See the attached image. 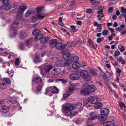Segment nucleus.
<instances>
[{
	"label": "nucleus",
	"mask_w": 126,
	"mask_h": 126,
	"mask_svg": "<svg viewBox=\"0 0 126 126\" xmlns=\"http://www.w3.org/2000/svg\"><path fill=\"white\" fill-rule=\"evenodd\" d=\"M97 29H99L98 32H100L102 30V28L101 27V24H98L97 26Z\"/></svg>",
	"instance_id": "nucleus-46"
},
{
	"label": "nucleus",
	"mask_w": 126,
	"mask_h": 126,
	"mask_svg": "<svg viewBox=\"0 0 126 126\" xmlns=\"http://www.w3.org/2000/svg\"><path fill=\"white\" fill-rule=\"evenodd\" d=\"M103 126H114V124L111 121H106L103 124Z\"/></svg>",
	"instance_id": "nucleus-13"
},
{
	"label": "nucleus",
	"mask_w": 126,
	"mask_h": 126,
	"mask_svg": "<svg viewBox=\"0 0 126 126\" xmlns=\"http://www.w3.org/2000/svg\"><path fill=\"white\" fill-rule=\"evenodd\" d=\"M70 79L72 80H75L78 79L79 78V76L77 74H72L69 76Z\"/></svg>",
	"instance_id": "nucleus-7"
},
{
	"label": "nucleus",
	"mask_w": 126,
	"mask_h": 126,
	"mask_svg": "<svg viewBox=\"0 0 126 126\" xmlns=\"http://www.w3.org/2000/svg\"><path fill=\"white\" fill-rule=\"evenodd\" d=\"M33 62L35 63H37L41 62L39 56L36 55L35 56V59L33 60Z\"/></svg>",
	"instance_id": "nucleus-21"
},
{
	"label": "nucleus",
	"mask_w": 126,
	"mask_h": 126,
	"mask_svg": "<svg viewBox=\"0 0 126 126\" xmlns=\"http://www.w3.org/2000/svg\"><path fill=\"white\" fill-rule=\"evenodd\" d=\"M70 44V45L71 47H74L76 46V42L75 41H73Z\"/></svg>",
	"instance_id": "nucleus-45"
},
{
	"label": "nucleus",
	"mask_w": 126,
	"mask_h": 126,
	"mask_svg": "<svg viewBox=\"0 0 126 126\" xmlns=\"http://www.w3.org/2000/svg\"><path fill=\"white\" fill-rule=\"evenodd\" d=\"M59 91V89L55 87H51V92L53 93H58Z\"/></svg>",
	"instance_id": "nucleus-19"
},
{
	"label": "nucleus",
	"mask_w": 126,
	"mask_h": 126,
	"mask_svg": "<svg viewBox=\"0 0 126 126\" xmlns=\"http://www.w3.org/2000/svg\"><path fill=\"white\" fill-rule=\"evenodd\" d=\"M80 66V63L78 62L74 63L72 65V67L73 68L76 69L79 68Z\"/></svg>",
	"instance_id": "nucleus-22"
},
{
	"label": "nucleus",
	"mask_w": 126,
	"mask_h": 126,
	"mask_svg": "<svg viewBox=\"0 0 126 126\" xmlns=\"http://www.w3.org/2000/svg\"><path fill=\"white\" fill-rule=\"evenodd\" d=\"M9 0H2V3L3 5L8 3H9Z\"/></svg>",
	"instance_id": "nucleus-47"
},
{
	"label": "nucleus",
	"mask_w": 126,
	"mask_h": 126,
	"mask_svg": "<svg viewBox=\"0 0 126 126\" xmlns=\"http://www.w3.org/2000/svg\"><path fill=\"white\" fill-rule=\"evenodd\" d=\"M37 18H38L37 16V17H36L34 16H33L32 17V20L33 22H35L37 21Z\"/></svg>",
	"instance_id": "nucleus-50"
},
{
	"label": "nucleus",
	"mask_w": 126,
	"mask_h": 126,
	"mask_svg": "<svg viewBox=\"0 0 126 126\" xmlns=\"http://www.w3.org/2000/svg\"><path fill=\"white\" fill-rule=\"evenodd\" d=\"M113 9V7H110L108 9V12L109 13H111L112 12V10Z\"/></svg>",
	"instance_id": "nucleus-62"
},
{
	"label": "nucleus",
	"mask_w": 126,
	"mask_h": 126,
	"mask_svg": "<svg viewBox=\"0 0 126 126\" xmlns=\"http://www.w3.org/2000/svg\"><path fill=\"white\" fill-rule=\"evenodd\" d=\"M32 13V11L28 10L25 14V16L26 17L29 16Z\"/></svg>",
	"instance_id": "nucleus-42"
},
{
	"label": "nucleus",
	"mask_w": 126,
	"mask_h": 126,
	"mask_svg": "<svg viewBox=\"0 0 126 126\" xmlns=\"http://www.w3.org/2000/svg\"><path fill=\"white\" fill-rule=\"evenodd\" d=\"M18 23L16 21L13 22V25L12 26L11 28L12 30H15L17 27Z\"/></svg>",
	"instance_id": "nucleus-24"
},
{
	"label": "nucleus",
	"mask_w": 126,
	"mask_h": 126,
	"mask_svg": "<svg viewBox=\"0 0 126 126\" xmlns=\"http://www.w3.org/2000/svg\"><path fill=\"white\" fill-rule=\"evenodd\" d=\"M102 104L101 103L98 102L94 104V107L95 109H98L102 107Z\"/></svg>",
	"instance_id": "nucleus-18"
},
{
	"label": "nucleus",
	"mask_w": 126,
	"mask_h": 126,
	"mask_svg": "<svg viewBox=\"0 0 126 126\" xmlns=\"http://www.w3.org/2000/svg\"><path fill=\"white\" fill-rule=\"evenodd\" d=\"M70 28L71 29V31L74 32H76L78 30L76 28L75 26H70Z\"/></svg>",
	"instance_id": "nucleus-36"
},
{
	"label": "nucleus",
	"mask_w": 126,
	"mask_h": 126,
	"mask_svg": "<svg viewBox=\"0 0 126 126\" xmlns=\"http://www.w3.org/2000/svg\"><path fill=\"white\" fill-rule=\"evenodd\" d=\"M33 80L34 81L35 83H39L42 80L41 78L37 77L33 79Z\"/></svg>",
	"instance_id": "nucleus-28"
},
{
	"label": "nucleus",
	"mask_w": 126,
	"mask_h": 126,
	"mask_svg": "<svg viewBox=\"0 0 126 126\" xmlns=\"http://www.w3.org/2000/svg\"><path fill=\"white\" fill-rule=\"evenodd\" d=\"M4 5V9L6 10H9L11 9V5L10 3L6 4L3 5Z\"/></svg>",
	"instance_id": "nucleus-14"
},
{
	"label": "nucleus",
	"mask_w": 126,
	"mask_h": 126,
	"mask_svg": "<svg viewBox=\"0 0 126 126\" xmlns=\"http://www.w3.org/2000/svg\"><path fill=\"white\" fill-rule=\"evenodd\" d=\"M2 80L7 84L11 82V80L8 78H3V79Z\"/></svg>",
	"instance_id": "nucleus-37"
},
{
	"label": "nucleus",
	"mask_w": 126,
	"mask_h": 126,
	"mask_svg": "<svg viewBox=\"0 0 126 126\" xmlns=\"http://www.w3.org/2000/svg\"><path fill=\"white\" fill-rule=\"evenodd\" d=\"M27 7V5L25 4H22L19 7L20 9L22 11L21 13L23 12Z\"/></svg>",
	"instance_id": "nucleus-15"
},
{
	"label": "nucleus",
	"mask_w": 126,
	"mask_h": 126,
	"mask_svg": "<svg viewBox=\"0 0 126 126\" xmlns=\"http://www.w3.org/2000/svg\"><path fill=\"white\" fill-rule=\"evenodd\" d=\"M80 93L82 95H86L88 94V92L86 90H82L80 91Z\"/></svg>",
	"instance_id": "nucleus-33"
},
{
	"label": "nucleus",
	"mask_w": 126,
	"mask_h": 126,
	"mask_svg": "<svg viewBox=\"0 0 126 126\" xmlns=\"http://www.w3.org/2000/svg\"><path fill=\"white\" fill-rule=\"evenodd\" d=\"M100 113L107 116L109 113V110L106 108H101L100 109Z\"/></svg>",
	"instance_id": "nucleus-8"
},
{
	"label": "nucleus",
	"mask_w": 126,
	"mask_h": 126,
	"mask_svg": "<svg viewBox=\"0 0 126 126\" xmlns=\"http://www.w3.org/2000/svg\"><path fill=\"white\" fill-rule=\"evenodd\" d=\"M74 108V107L72 104L63 105L62 106V110L65 116L69 117L71 115L72 110Z\"/></svg>",
	"instance_id": "nucleus-2"
},
{
	"label": "nucleus",
	"mask_w": 126,
	"mask_h": 126,
	"mask_svg": "<svg viewBox=\"0 0 126 126\" xmlns=\"http://www.w3.org/2000/svg\"><path fill=\"white\" fill-rule=\"evenodd\" d=\"M87 88L89 92H92L94 91L95 87L94 85H89L87 87Z\"/></svg>",
	"instance_id": "nucleus-11"
},
{
	"label": "nucleus",
	"mask_w": 126,
	"mask_h": 126,
	"mask_svg": "<svg viewBox=\"0 0 126 126\" xmlns=\"http://www.w3.org/2000/svg\"><path fill=\"white\" fill-rule=\"evenodd\" d=\"M82 106V103L79 102L77 103L75 105V107L77 109H79Z\"/></svg>",
	"instance_id": "nucleus-38"
},
{
	"label": "nucleus",
	"mask_w": 126,
	"mask_h": 126,
	"mask_svg": "<svg viewBox=\"0 0 126 126\" xmlns=\"http://www.w3.org/2000/svg\"><path fill=\"white\" fill-rule=\"evenodd\" d=\"M91 3L94 5L99 4L100 3L99 1H96L95 0H90Z\"/></svg>",
	"instance_id": "nucleus-31"
},
{
	"label": "nucleus",
	"mask_w": 126,
	"mask_h": 126,
	"mask_svg": "<svg viewBox=\"0 0 126 126\" xmlns=\"http://www.w3.org/2000/svg\"><path fill=\"white\" fill-rule=\"evenodd\" d=\"M27 36V34L25 32H22L21 34L20 38L23 39Z\"/></svg>",
	"instance_id": "nucleus-30"
},
{
	"label": "nucleus",
	"mask_w": 126,
	"mask_h": 126,
	"mask_svg": "<svg viewBox=\"0 0 126 126\" xmlns=\"http://www.w3.org/2000/svg\"><path fill=\"white\" fill-rule=\"evenodd\" d=\"M57 41V40H50L49 42V44L50 45H52L53 47H55Z\"/></svg>",
	"instance_id": "nucleus-20"
},
{
	"label": "nucleus",
	"mask_w": 126,
	"mask_h": 126,
	"mask_svg": "<svg viewBox=\"0 0 126 126\" xmlns=\"http://www.w3.org/2000/svg\"><path fill=\"white\" fill-rule=\"evenodd\" d=\"M24 44L22 43H20L19 45V48L21 49H22L24 48Z\"/></svg>",
	"instance_id": "nucleus-57"
},
{
	"label": "nucleus",
	"mask_w": 126,
	"mask_h": 126,
	"mask_svg": "<svg viewBox=\"0 0 126 126\" xmlns=\"http://www.w3.org/2000/svg\"><path fill=\"white\" fill-rule=\"evenodd\" d=\"M104 83L106 85H109V83L108 81H109V79L107 78L106 79H104Z\"/></svg>",
	"instance_id": "nucleus-56"
},
{
	"label": "nucleus",
	"mask_w": 126,
	"mask_h": 126,
	"mask_svg": "<svg viewBox=\"0 0 126 126\" xmlns=\"http://www.w3.org/2000/svg\"><path fill=\"white\" fill-rule=\"evenodd\" d=\"M9 107L8 106L1 105L0 107V111L3 113H7L9 111Z\"/></svg>",
	"instance_id": "nucleus-5"
},
{
	"label": "nucleus",
	"mask_w": 126,
	"mask_h": 126,
	"mask_svg": "<svg viewBox=\"0 0 126 126\" xmlns=\"http://www.w3.org/2000/svg\"><path fill=\"white\" fill-rule=\"evenodd\" d=\"M52 68V66L50 65L45 66L44 68V70L46 72H48Z\"/></svg>",
	"instance_id": "nucleus-16"
},
{
	"label": "nucleus",
	"mask_w": 126,
	"mask_h": 126,
	"mask_svg": "<svg viewBox=\"0 0 126 126\" xmlns=\"http://www.w3.org/2000/svg\"><path fill=\"white\" fill-rule=\"evenodd\" d=\"M71 57L70 54L69 53H66L64 54L63 56V59L65 61H66L68 57Z\"/></svg>",
	"instance_id": "nucleus-12"
},
{
	"label": "nucleus",
	"mask_w": 126,
	"mask_h": 126,
	"mask_svg": "<svg viewBox=\"0 0 126 126\" xmlns=\"http://www.w3.org/2000/svg\"><path fill=\"white\" fill-rule=\"evenodd\" d=\"M79 58L78 56H75L74 57L72 58L71 59V61L72 62H77L78 61Z\"/></svg>",
	"instance_id": "nucleus-26"
},
{
	"label": "nucleus",
	"mask_w": 126,
	"mask_h": 126,
	"mask_svg": "<svg viewBox=\"0 0 126 126\" xmlns=\"http://www.w3.org/2000/svg\"><path fill=\"white\" fill-rule=\"evenodd\" d=\"M17 5V4L15 3H13L11 5V7H12L13 8H14L16 7Z\"/></svg>",
	"instance_id": "nucleus-64"
},
{
	"label": "nucleus",
	"mask_w": 126,
	"mask_h": 126,
	"mask_svg": "<svg viewBox=\"0 0 126 126\" xmlns=\"http://www.w3.org/2000/svg\"><path fill=\"white\" fill-rule=\"evenodd\" d=\"M105 76H106V79L108 78L110 75V74L108 72L106 71L105 73L103 72Z\"/></svg>",
	"instance_id": "nucleus-49"
},
{
	"label": "nucleus",
	"mask_w": 126,
	"mask_h": 126,
	"mask_svg": "<svg viewBox=\"0 0 126 126\" xmlns=\"http://www.w3.org/2000/svg\"><path fill=\"white\" fill-rule=\"evenodd\" d=\"M88 42L89 43V45L91 46L93 48L95 49L96 48L95 47L94 44H93L92 41V40H88Z\"/></svg>",
	"instance_id": "nucleus-34"
},
{
	"label": "nucleus",
	"mask_w": 126,
	"mask_h": 126,
	"mask_svg": "<svg viewBox=\"0 0 126 126\" xmlns=\"http://www.w3.org/2000/svg\"><path fill=\"white\" fill-rule=\"evenodd\" d=\"M42 87H43V85H39L37 87V90L38 91H41L42 89Z\"/></svg>",
	"instance_id": "nucleus-55"
},
{
	"label": "nucleus",
	"mask_w": 126,
	"mask_h": 126,
	"mask_svg": "<svg viewBox=\"0 0 126 126\" xmlns=\"http://www.w3.org/2000/svg\"><path fill=\"white\" fill-rule=\"evenodd\" d=\"M66 61L64 63V65L65 66L67 65L70 64L69 62L70 61V60L67 59Z\"/></svg>",
	"instance_id": "nucleus-54"
},
{
	"label": "nucleus",
	"mask_w": 126,
	"mask_h": 126,
	"mask_svg": "<svg viewBox=\"0 0 126 126\" xmlns=\"http://www.w3.org/2000/svg\"><path fill=\"white\" fill-rule=\"evenodd\" d=\"M66 46L67 45V49L68 50H69L72 47H71L69 43H67V45H66Z\"/></svg>",
	"instance_id": "nucleus-60"
},
{
	"label": "nucleus",
	"mask_w": 126,
	"mask_h": 126,
	"mask_svg": "<svg viewBox=\"0 0 126 126\" xmlns=\"http://www.w3.org/2000/svg\"><path fill=\"white\" fill-rule=\"evenodd\" d=\"M99 75L102 77L103 79H106V76H105L104 74H100Z\"/></svg>",
	"instance_id": "nucleus-63"
},
{
	"label": "nucleus",
	"mask_w": 126,
	"mask_h": 126,
	"mask_svg": "<svg viewBox=\"0 0 126 126\" xmlns=\"http://www.w3.org/2000/svg\"><path fill=\"white\" fill-rule=\"evenodd\" d=\"M32 40H27L26 42V44L28 46L30 45L32 43Z\"/></svg>",
	"instance_id": "nucleus-48"
},
{
	"label": "nucleus",
	"mask_w": 126,
	"mask_h": 126,
	"mask_svg": "<svg viewBox=\"0 0 126 126\" xmlns=\"http://www.w3.org/2000/svg\"><path fill=\"white\" fill-rule=\"evenodd\" d=\"M120 53L119 51H115L114 52V56L115 57L118 56Z\"/></svg>",
	"instance_id": "nucleus-58"
},
{
	"label": "nucleus",
	"mask_w": 126,
	"mask_h": 126,
	"mask_svg": "<svg viewBox=\"0 0 126 126\" xmlns=\"http://www.w3.org/2000/svg\"><path fill=\"white\" fill-rule=\"evenodd\" d=\"M80 75L86 81L89 80L91 78V76L88 74V72L86 70L81 71L80 73Z\"/></svg>",
	"instance_id": "nucleus-3"
},
{
	"label": "nucleus",
	"mask_w": 126,
	"mask_h": 126,
	"mask_svg": "<svg viewBox=\"0 0 126 126\" xmlns=\"http://www.w3.org/2000/svg\"><path fill=\"white\" fill-rule=\"evenodd\" d=\"M75 89V88L74 85H70L68 86V88L66 91L68 93H71L73 92Z\"/></svg>",
	"instance_id": "nucleus-10"
},
{
	"label": "nucleus",
	"mask_w": 126,
	"mask_h": 126,
	"mask_svg": "<svg viewBox=\"0 0 126 126\" xmlns=\"http://www.w3.org/2000/svg\"><path fill=\"white\" fill-rule=\"evenodd\" d=\"M90 102V99L89 97L87 98L83 102V104L84 105H86L88 102Z\"/></svg>",
	"instance_id": "nucleus-39"
},
{
	"label": "nucleus",
	"mask_w": 126,
	"mask_h": 126,
	"mask_svg": "<svg viewBox=\"0 0 126 126\" xmlns=\"http://www.w3.org/2000/svg\"><path fill=\"white\" fill-rule=\"evenodd\" d=\"M48 40H41L40 42L41 43L45 44L48 42Z\"/></svg>",
	"instance_id": "nucleus-59"
},
{
	"label": "nucleus",
	"mask_w": 126,
	"mask_h": 126,
	"mask_svg": "<svg viewBox=\"0 0 126 126\" xmlns=\"http://www.w3.org/2000/svg\"><path fill=\"white\" fill-rule=\"evenodd\" d=\"M108 32V30H104L103 31L102 34L104 35H107Z\"/></svg>",
	"instance_id": "nucleus-52"
},
{
	"label": "nucleus",
	"mask_w": 126,
	"mask_h": 126,
	"mask_svg": "<svg viewBox=\"0 0 126 126\" xmlns=\"http://www.w3.org/2000/svg\"><path fill=\"white\" fill-rule=\"evenodd\" d=\"M19 61L18 58H17L15 61V65H18L19 64Z\"/></svg>",
	"instance_id": "nucleus-53"
},
{
	"label": "nucleus",
	"mask_w": 126,
	"mask_h": 126,
	"mask_svg": "<svg viewBox=\"0 0 126 126\" xmlns=\"http://www.w3.org/2000/svg\"><path fill=\"white\" fill-rule=\"evenodd\" d=\"M51 72L52 75H57L61 73V69L58 68H56L53 69Z\"/></svg>",
	"instance_id": "nucleus-6"
},
{
	"label": "nucleus",
	"mask_w": 126,
	"mask_h": 126,
	"mask_svg": "<svg viewBox=\"0 0 126 126\" xmlns=\"http://www.w3.org/2000/svg\"><path fill=\"white\" fill-rule=\"evenodd\" d=\"M6 84L4 82H0V89H5L6 88Z\"/></svg>",
	"instance_id": "nucleus-27"
},
{
	"label": "nucleus",
	"mask_w": 126,
	"mask_h": 126,
	"mask_svg": "<svg viewBox=\"0 0 126 126\" xmlns=\"http://www.w3.org/2000/svg\"><path fill=\"white\" fill-rule=\"evenodd\" d=\"M115 36V34L114 33H112L108 37L109 39H112L113 38V37Z\"/></svg>",
	"instance_id": "nucleus-51"
},
{
	"label": "nucleus",
	"mask_w": 126,
	"mask_h": 126,
	"mask_svg": "<svg viewBox=\"0 0 126 126\" xmlns=\"http://www.w3.org/2000/svg\"><path fill=\"white\" fill-rule=\"evenodd\" d=\"M66 45H64L63 43H61V49L64 48L65 47H66Z\"/></svg>",
	"instance_id": "nucleus-61"
},
{
	"label": "nucleus",
	"mask_w": 126,
	"mask_h": 126,
	"mask_svg": "<svg viewBox=\"0 0 126 126\" xmlns=\"http://www.w3.org/2000/svg\"><path fill=\"white\" fill-rule=\"evenodd\" d=\"M62 18L61 17H60L59 18L58 20V23L59 24L62 26H63L64 25V24H63L62 22Z\"/></svg>",
	"instance_id": "nucleus-40"
},
{
	"label": "nucleus",
	"mask_w": 126,
	"mask_h": 126,
	"mask_svg": "<svg viewBox=\"0 0 126 126\" xmlns=\"http://www.w3.org/2000/svg\"><path fill=\"white\" fill-rule=\"evenodd\" d=\"M10 102L14 104L17 102V101L16 97L13 96L10 100Z\"/></svg>",
	"instance_id": "nucleus-29"
},
{
	"label": "nucleus",
	"mask_w": 126,
	"mask_h": 126,
	"mask_svg": "<svg viewBox=\"0 0 126 126\" xmlns=\"http://www.w3.org/2000/svg\"><path fill=\"white\" fill-rule=\"evenodd\" d=\"M90 100V103L92 104H95L98 101V98L92 96L89 97Z\"/></svg>",
	"instance_id": "nucleus-9"
},
{
	"label": "nucleus",
	"mask_w": 126,
	"mask_h": 126,
	"mask_svg": "<svg viewBox=\"0 0 126 126\" xmlns=\"http://www.w3.org/2000/svg\"><path fill=\"white\" fill-rule=\"evenodd\" d=\"M41 33V32L37 29H34L32 32V33L33 35H36Z\"/></svg>",
	"instance_id": "nucleus-23"
},
{
	"label": "nucleus",
	"mask_w": 126,
	"mask_h": 126,
	"mask_svg": "<svg viewBox=\"0 0 126 126\" xmlns=\"http://www.w3.org/2000/svg\"><path fill=\"white\" fill-rule=\"evenodd\" d=\"M89 116L90 117L88 118V119L89 121H94L97 119L100 121L106 120L107 118V116L105 114H102L98 116L96 114V112H92L89 114Z\"/></svg>",
	"instance_id": "nucleus-1"
},
{
	"label": "nucleus",
	"mask_w": 126,
	"mask_h": 126,
	"mask_svg": "<svg viewBox=\"0 0 126 126\" xmlns=\"http://www.w3.org/2000/svg\"><path fill=\"white\" fill-rule=\"evenodd\" d=\"M90 72L91 74L93 76H95L96 75L97 73L93 69H91L90 70Z\"/></svg>",
	"instance_id": "nucleus-43"
},
{
	"label": "nucleus",
	"mask_w": 126,
	"mask_h": 126,
	"mask_svg": "<svg viewBox=\"0 0 126 126\" xmlns=\"http://www.w3.org/2000/svg\"><path fill=\"white\" fill-rule=\"evenodd\" d=\"M121 11L122 13V15L123 17H126V8L125 9L124 7H121Z\"/></svg>",
	"instance_id": "nucleus-17"
},
{
	"label": "nucleus",
	"mask_w": 126,
	"mask_h": 126,
	"mask_svg": "<svg viewBox=\"0 0 126 126\" xmlns=\"http://www.w3.org/2000/svg\"><path fill=\"white\" fill-rule=\"evenodd\" d=\"M46 92L45 93V94H47L50 91H51V87H48L46 89Z\"/></svg>",
	"instance_id": "nucleus-44"
},
{
	"label": "nucleus",
	"mask_w": 126,
	"mask_h": 126,
	"mask_svg": "<svg viewBox=\"0 0 126 126\" xmlns=\"http://www.w3.org/2000/svg\"><path fill=\"white\" fill-rule=\"evenodd\" d=\"M61 43H57L56 44L55 46L56 48L58 49H61Z\"/></svg>",
	"instance_id": "nucleus-35"
},
{
	"label": "nucleus",
	"mask_w": 126,
	"mask_h": 126,
	"mask_svg": "<svg viewBox=\"0 0 126 126\" xmlns=\"http://www.w3.org/2000/svg\"><path fill=\"white\" fill-rule=\"evenodd\" d=\"M44 36L42 34L40 33L36 36L34 37V39H42L43 38Z\"/></svg>",
	"instance_id": "nucleus-25"
},
{
	"label": "nucleus",
	"mask_w": 126,
	"mask_h": 126,
	"mask_svg": "<svg viewBox=\"0 0 126 126\" xmlns=\"http://www.w3.org/2000/svg\"><path fill=\"white\" fill-rule=\"evenodd\" d=\"M36 9L37 12L38 13L37 17L38 19H42L46 16V14L41 12L42 10V7H38Z\"/></svg>",
	"instance_id": "nucleus-4"
},
{
	"label": "nucleus",
	"mask_w": 126,
	"mask_h": 126,
	"mask_svg": "<svg viewBox=\"0 0 126 126\" xmlns=\"http://www.w3.org/2000/svg\"><path fill=\"white\" fill-rule=\"evenodd\" d=\"M97 14L99 15H102V16H101V17H103L104 16V14L103 13L102 10L100 9L97 11Z\"/></svg>",
	"instance_id": "nucleus-32"
},
{
	"label": "nucleus",
	"mask_w": 126,
	"mask_h": 126,
	"mask_svg": "<svg viewBox=\"0 0 126 126\" xmlns=\"http://www.w3.org/2000/svg\"><path fill=\"white\" fill-rule=\"evenodd\" d=\"M70 94H69V93L67 94H63L62 99L63 100H64L68 97Z\"/></svg>",
	"instance_id": "nucleus-41"
}]
</instances>
